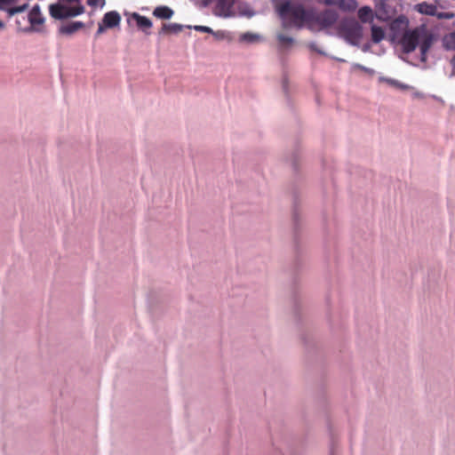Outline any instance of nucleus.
Masks as SVG:
<instances>
[{
    "mask_svg": "<svg viewBox=\"0 0 455 455\" xmlns=\"http://www.w3.org/2000/svg\"><path fill=\"white\" fill-rule=\"evenodd\" d=\"M4 28V23L0 20V29H3Z\"/></svg>",
    "mask_w": 455,
    "mask_h": 455,
    "instance_id": "37998d69",
    "label": "nucleus"
},
{
    "mask_svg": "<svg viewBox=\"0 0 455 455\" xmlns=\"http://www.w3.org/2000/svg\"><path fill=\"white\" fill-rule=\"evenodd\" d=\"M357 18L360 24H374V20H378V11L368 5L362 6L357 11Z\"/></svg>",
    "mask_w": 455,
    "mask_h": 455,
    "instance_id": "6e6552de",
    "label": "nucleus"
},
{
    "mask_svg": "<svg viewBox=\"0 0 455 455\" xmlns=\"http://www.w3.org/2000/svg\"><path fill=\"white\" fill-rule=\"evenodd\" d=\"M132 18L136 21L137 27L140 28L146 35H149L148 31L152 28V21L146 16L140 15L137 12L132 14Z\"/></svg>",
    "mask_w": 455,
    "mask_h": 455,
    "instance_id": "ddd939ff",
    "label": "nucleus"
},
{
    "mask_svg": "<svg viewBox=\"0 0 455 455\" xmlns=\"http://www.w3.org/2000/svg\"><path fill=\"white\" fill-rule=\"evenodd\" d=\"M211 35H212L216 39L220 40V39L226 38L227 32L223 31V30H218V31L213 30V33H212Z\"/></svg>",
    "mask_w": 455,
    "mask_h": 455,
    "instance_id": "c85d7f7f",
    "label": "nucleus"
},
{
    "mask_svg": "<svg viewBox=\"0 0 455 455\" xmlns=\"http://www.w3.org/2000/svg\"><path fill=\"white\" fill-rule=\"evenodd\" d=\"M379 82L387 83L390 86L400 89V90H408L410 88V86L408 84H403L400 81L394 79V78H390V77L379 76Z\"/></svg>",
    "mask_w": 455,
    "mask_h": 455,
    "instance_id": "6ab92c4d",
    "label": "nucleus"
},
{
    "mask_svg": "<svg viewBox=\"0 0 455 455\" xmlns=\"http://www.w3.org/2000/svg\"><path fill=\"white\" fill-rule=\"evenodd\" d=\"M330 455H337L336 454V450H335V447H334V443H332L331 448H330Z\"/></svg>",
    "mask_w": 455,
    "mask_h": 455,
    "instance_id": "ea45409f",
    "label": "nucleus"
},
{
    "mask_svg": "<svg viewBox=\"0 0 455 455\" xmlns=\"http://www.w3.org/2000/svg\"><path fill=\"white\" fill-rule=\"evenodd\" d=\"M422 28H415L414 29L405 30L401 36L400 44L404 53H411L419 44Z\"/></svg>",
    "mask_w": 455,
    "mask_h": 455,
    "instance_id": "423d86ee",
    "label": "nucleus"
},
{
    "mask_svg": "<svg viewBox=\"0 0 455 455\" xmlns=\"http://www.w3.org/2000/svg\"><path fill=\"white\" fill-rule=\"evenodd\" d=\"M28 7V4H24L22 5L10 7V8H4V6H2L0 4V10L6 11L10 17H12L17 13L23 12L25 10H27Z\"/></svg>",
    "mask_w": 455,
    "mask_h": 455,
    "instance_id": "5701e85b",
    "label": "nucleus"
},
{
    "mask_svg": "<svg viewBox=\"0 0 455 455\" xmlns=\"http://www.w3.org/2000/svg\"><path fill=\"white\" fill-rule=\"evenodd\" d=\"M386 36L385 29L376 24L371 25V38L374 44L380 43Z\"/></svg>",
    "mask_w": 455,
    "mask_h": 455,
    "instance_id": "a211bd4d",
    "label": "nucleus"
},
{
    "mask_svg": "<svg viewBox=\"0 0 455 455\" xmlns=\"http://www.w3.org/2000/svg\"><path fill=\"white\" fill-rule=\"evenodd\" d=\"M318 2L323 3L328 6L339 5V0H318Z\"/></svg>",
    "mask_w": 455,
    "mask_h": 455,
    "instance_id": "7c9ffc66",
    "label": "nucleus"
},
{
    "mask_svg": "<svg viewBox=\"0 0 455 455\" xmlns=\"http://www.w3.org/2000/svg\"><path fill=\"white\" fill-rule=\"evenodd\" d=\"M84 12V5L68 6L60 3L52 4L49 6V13L52 18L63 20L68 18L76 17Z\"/></svg>",
    "mask_w": 455,
    "mask_h": 455,
    "instance_id": "7ed1b4c3",
    "label": "nucleus"
},
{
    "mask_svg": "<svg viewBox=\"0 0 455 455\" xmlns=\"http://www.w3.org/2000/svg\"><path fill=\"white\" fill-rule=\"evenodd\" d=\"M271 1H272V3H274V4H275H275H276V1H277V0H271Z\"/></svg>",
    "mask_w": 455,
    "mask_h": 455,
    "instance_id": "c03bdc74",
    "label": "nucleus"
},
{
    "mask_svg": "<svg viewBox=\"0 0 455 455\" xmlns=\"http://www.w3.org/2000/svg\"><path fill=\"white\" fill-rule=\"evenodd\" d=\"M243 14L247 16L248 18H251L252 16L255 15V12L252 10H248V11L243 12Z\"/></svg>",
    "mask_w": 455,
    "mask_h": 455,
    "instance_id": "c9c22d12",
    "label": "nucleus"
},
{
    "mask_svg": "<svg viewBox=\"0 0 455 455\" xmlns=\"http://www.w3.org/2000/svg\"><path fill=\"white\" fill-rule=\"evenodd\" d=\"M17 0H0V4L3 6L4 4H11L15 3Z\"/></svg>",
    "mask_w": 455,
    "mask_h": 455,
    "instance_id": "4c0bfd02",
    "label": "nucleus"
},
{
    "mask_svg": "<svg viewBox=\"0 0 455 455\" xmlns=\"http://www.w3.org/2000/svg\"><path fill=\"white\" fill-rule=\"evenodd\" d=\"M260 39H261L260 35H259L257 33H252V32L243 33L239 37L240 42L246 43V44H255L258 41H259Z\"/></svg>",
    "mask_w": 455,
    "mask_h": 455,
    "instance_id": "aec40b11",
    "label": "nucleus"
},
{
    "mask_svg": "<svg viewBox=\"0 0 455 455\" xmlns=\"http://www.w3.org/2000/svg\"><path fill=\"white\" fill-rule=\"evenodd\" d=\"M276 38L278 40L281 49H289L292 46L294 39L291 36H285L282 33L277 34Z\"/></svg>",
    "mask_w": 455,
    "mask_h": 455,
    "instance_id": "412c9836",
    "label": "nucleus"
},
{
    "mask_svg": "<svg viewBox=\"0 0 455 455\" xmlns=\"http://www.w3.org/2000/svg\"><path fill=\"white\" fill-rule=\"evenodd\" d=\"M87 4L91 7H103L106 4L105 0H87Z\"/></svg>",
    "mask_w": 455,
    "mask_h": 455,
    "instance_id": "cd10ccee",
    "label": "nucleus"
},
{
    "mask_svg": "<svg viewBox=\"0 0 455 455\" xmlns=\"http://www.w3.org/2000/svg\"><path fill=\"white\" fill-rule=\"evenodd\" d=\"M66 2L69 4H75L74 6L82 5L80 0H66Z\"/></svg>",
    "mask_w": 455,
    "mask_h": 455,
    "instance_id": "f704fd0d",
    "label": "nucleus"
},
{
    "mask_svg": "<svg viewBox=\"0 0 455 455\" xmlns=\"http://www.w3.org/2000/svg\"><path fill=\"white\" fill-rule=\"evenodd\" d=\"M455 14L451 12H438L436 10L435 17H436L439 20H451L454 18Z\"/></svg>",
    "mask_w": 455,
    "mask_h": 455,
    "instance_id": "a878e982",
    "label": "nucleus"
},
{
    "mask_svg": "<svg viewBox=\"0 0 455 455\" xmlns=\"http://www.w3.org/2000/svg\"><path fill=\"white\" fill-rule=\"evenodd\" d=\"M101 22L108 28L118 27L121 22V15L116 11H110L104 14Z\"/></svg>",
    "mask_w": 455,
    "mask_h": 455,
    "instance_id": "f8f14e48",
    "label": "nucleus"
},
{
    "mask_svg": "<svg viewBox=\"0 0 455 455\" xmlns=\"http://www.w3.org/2000/svg\"><path fill=\"white\" fill-rule=\"evenodd\" d=\"M408 18L405 15L401 14L391 21L389 28L394 36H398L403 31L408 30Z\"/></svg>",
    "mask_w": 455,
    "mask_h": 455,
    "instance_id": "9b49d317",
    "label": "nucleus"
},
{
    "mask_svg": "<svg viewBox=\"0 0 455 455\" xmlns=\"http://www.w3.org/2000/svg\"><path fill=\"white\" fill-rule=\"evenodd\" d=\"M107 28H105V26L103 25L102 22L99 23V27H98V29L96 31V34H95V36H99L100 34L104 33V31L106 30Z\"/></svg>",
    "mask_w": 455,
    "mask_h": 455,
    "instance_id": "473e14b6",
    "label": "nucleus"
},
{
    "mask_svg": "<svg viewBox=\"0 0 455 455\" xmlns=\"http://www.w3.org/2000/svg\"><path fill=\"white\" fill-rule=\"evenodd\" d=\"M451 65H452L453 68H455V55H454V56H453V58L451 59Z\"/></svg>",
    "mask_w": 455,
    "mask_h": 455,
    "instance_id": "79ce46f5",
    "label": "nucleus"
},
{
    "mask_svg": "<svg viewBox=\"0 0 455 455\" xmlns=\"http://www.w3.org/2000/svg\"><path fill=\"white\" fill-rule=\"evenodd\" d=\"M282 86H283V92L286 93L287 92V87H288V81H287L286 78H283Z\"/></svg>",
    "mask_w": 455,
    "mask_h": 455,
    "instance_id": "58836bf2",
    "label": "nucleus"
},
{
    "mask_svg": "<svg viewBox=\"0 0 455 455\" xmlns=\"http://www.w3.org/2000/svg\"><path fill=\"white\" fill-rule=\"evenodd\" d=\"M370 49H371V44L370 43H366V44H363V46H362V51L363 52H369Z\"/></svg>",
    "mask_w": 455,
    "mask_h": 455,
    "instance_id": "e433bc0d",
    "label": "nucleus"
},
{
    "mask_svg": "<svg viewBox=\"0 0 455 455\" xmlns=\"http://www.w3.org/2000/svg\"><path fill=\"white\" fill-rule=\"evenodd\" d=\"M185 28H187V25L185 26L178 23H164L158 34L159 36L164 34H179Z\"/></svg>",
    "mask_w": 455,
    "mask_h": 455,
    "instance_id": "dca6fc26",
    "label": "nucleus"
},
{
    "mask_svg": "<svg viewBox=\"0 0 455 455\" xmlns=\"http://www.w3.org/2000/svg\"><path fill=\"white\" fill-rule=\"evenodd\" d=\"M310 16V23L319 25L322 29L332 27L339 19L337 11L333 9H325L316 12L315 9L311 8Z\"/></svg>",
    "mask_w": 455,
    "mask_h": 455,
    "instance_id": "20e7f679",
    "label": "nucleus"
},
{
    "mask_svg": "<svg viewBox=\"0 0 455 455\" xmlns=\"http://www.w3.org/2000/svg\"><path fill=\"white\" fill-rule=\"evenodd\" d=\"M436 5L427 2H422L415 5V10L424 15L434 16L436 12Z\"/></svg>",
    "mask_w": 455,
    "mask_h": 455,
    "instance_id": "f3484780",
    "label": "nucleus"
},
{
    "mask_svg": "<svg viewBox=\"0 0 455 455\" xmlns=\"http://www.w3.org/2000/svg\"><path fill=\"white\" fill-rule=\"evenodd\" d=\"M298 157H299V155L297 152L293 153L292 154V156H291V164L292 166L294 167V169L297 168V160H298Z\"/></svg>",
    "mask_w": 455,
    "mask_h": 455,
    "instance_id": "72a5a7b5",
    "label": "nucleus"
},
{
    "mask_svg": "<svg viewBox=\"0 0 455 455\" xmlns=\"http://www.w3.org/2000/svg\"><path fill=\"white\" fill-rule=\"evenodd\" d=\"M353 68L360 69V70H362V71H363V72H365V73H367V74H369L371 76L375 74V70L374 69L367 68V67H365L363 65H361L359 63L353 64Z\"/></svg>",
    "mask_w": 455,
    "mask_h": 455,
    "instance_id": "bb28decb",
    "label": "nucleus"
},
{
    "mask_svg": "<svg viewBox=\"0 0 455 455\" xmlns=\"http://www.w3.org/2000/svg\"><path fill=\"white\" fill-rule=\"evenodd\" d=\"M212 2V0H203V4H204V6H207V5H209Z\"/></svg>",
    "mask_w": 455,
    "mask_h": 455,
    "instance_id": "a19ab883",
    "label": "nucleus"
},
{
    "mask_svg": "<svg viewBox=\"0 0 455 455\" xmlns=\"http://www.w3.org/2000/svg\"><path fill=\"white\" fill-rule=\"evenodd\" d=\"M378 11V20L383 22L391 20L398 12L397 0H374Z\"/></svg>",
    "mask_w": 455,
    "mask_h": 455,
    "instance_id": "39448f33",
    "label": "nucleus"
},
{
    "mask_svg": "<svg viewBox=\"0 0 455 455\" xmlns=\"http://www.w3.org/2000/svg\"><path fill=\"white\" fill-rule=\"evenodd\" d=\"M187 28L194 29V30L198 31V32H204V33H208V34L213 33V29L212 28H210V27H207V26H202V25L190 26V25H187Z\"/></svg>",
    "mask_w": 455,
    "mask_h": 455,
    "instance_id": "393cba45",
    "label": "nucleus"
},
{
    "mask_svg": "<svg viewBox=\"0 0 455 455\" xmlns=\"http://www.w3.org/2000/svg\"><path fill=\"white\" fill-rule=\"evenodd\" d=\"M443 46L446 50L455 51V31L443 37Z\"/></svg>",
    "mask_w": 455,
    "mask_h": 455,
    "instance_id": "b1692460",
    "label": "nucleus"
},
{
    "mask_svg": "<svg viewBox=\"0 0 455 455\" xmlns=\"http://www.w3.org/2000/svg\"><path fill=\"white\" fill-rule=\"evenodd\" d=\"M292 220H293L294 227L296 228L297 224H298V221H299V212H298V209H297V205H296V200L294 201V209H293V212H292Z\"/></svg>",
    "mask_w": 455,
    "mask_h": 455,
    "instance_id": "c756f323",
    "label": "nucleus"
},
{
    "mask_svg": "<svg viewBox=\"0 0 455 455\" xmlns=\"http://www.w3.org/2000/svg\"><path fill=\"white\" fill-rule=\"evenodd\" d=\"M309 49L311 51H314V52H316L317 53L321 54V55H325V52H323L322 50L318 49L317 48V45L315 43H310L309 45H308Z\"/></svg>",
    "mask_w": 455,
    "mask_h": 455,
    "instance_id": "2f4dec72",
    "label": "nucleus"
},
{
    "mask_svg": "<svg viewBox=\"0 0 455 455\" xmlns=\"http://www.w3.org/2000/svg\"><path fill=\"white\" fill-rule=\"evenodd\" d=\"M28 21L31 24V26L25 28L23 29L24 32L35 31V25H40L44 22V18L42 16L40 6L38 4L34 5L30 10L28 13Z\"/></svg>",
    "mask_w": 455,
    "mask_h": 455,
    "instance_id": "1a4fd4ad",
    "label": "nucleus"
},
{
    "mask_svg": "<svg viewBox=\"0 0 455 455\" xmlns=\"http://www.w3.org/2000/svg\"><path fill=\"white\" fill-rule=\"evenodd\" d=\"M339 35L350 45L359 47L363 36V28L354 18L344 19L339 25Z\"/></svg>",
    "mask_w": 455,
    "mask_h": 455,
    "instance_id": "f03ea898",
    "label": "nucleus"
},
{
    "mask_svg": "<svg viewBox=\"0 0 455 455\" xmlns=\"http://www.w3.org/2000/svg\"><path fill=\"white\" fill-rule=\"evenodd\" d=\"M339 7L345 12H354L358 7L356 0H339Z\"/></svg>",
    "mask_w": 455,
    "mask_h": 455,
    "instance_id": "4be33fe9",
    "label": "nucleus"
},
{
    "mask_svg": "<svg viewBox=\"0 0 455 455\" xmlns=\"http://www.w3.org/2000/svg\"><path fill=\"white\" fill-rule=\"evenodd\" d=\"M275 12L282 20V27L283 28L294 27L300 29L305 24L310 23L311 8H306L300 3L283 0L275 4Z\"/></svg>",
    "mask_w": 455,
    "mask_h": 455,
    "instance_id": "f257e3e1",
    "label": "nucleus"
},
{
    "mask_svg": "<svg viewBox=\"0 0 455 455\" xmlns=\"http://www.w3.org/2000/svg\"><path fill=\"white\" fill-rule=\"evenodd\" d=\"M173 14V10L166 5H159L153 11V15L161 20H170Z\"/></svg>",
    "mask_w": 455,
    "mask_h": 455,
    "instance_id": "2eb2a0df",
    "label": "nucleus"
},
{
    "mask_svg": "<svg viewBox=\"0 0 455 455\" xmlns=\"http://www.w3.org/2000/svg\"><path fill=\"white\" fill-rule=\"evenodd\" d=\"M420 34L419 49H420V60L422 62L427 61V53L433 44L434 37L433 35L428 32L424 27Z\"/></svg>",
    "mask_w": 455,
    "mask_h": 455,
    "instance_id": "0eeeda50",
    "label": "nucleus"
},
{
    "mask_svg": "<svg viewBox=\"0 0 455 455\" xmlns=\"http://www.w3.org/2000/svg\"><path fill=\"white\" fill-rule=\"evenodd\" d=\"M235 0H217L215 14L223 18L232 17L234 15L232 12Z\"/></svg>",
    "mask_w": 455,
    "mask_h": 455,
    "instance_id": "9d476101",
    "label": "nucleus"
},
{
    "mask_svg": "<svg viewBox=\"0 0 455 455\" xmlns=\"http://www.w3.org/2000/svg\"><path fill=\"white\" fill-rule=\"evenodd\" d=\"M84 27L82 21H71L67 24H62L59 28V33L61 35L71 36Z\"/></svg>",
    "mask_w": 455,
    "mask_h": 455,
    "instance_id": "4468645a",
    "label": "nucleus"
}]
</instances>
